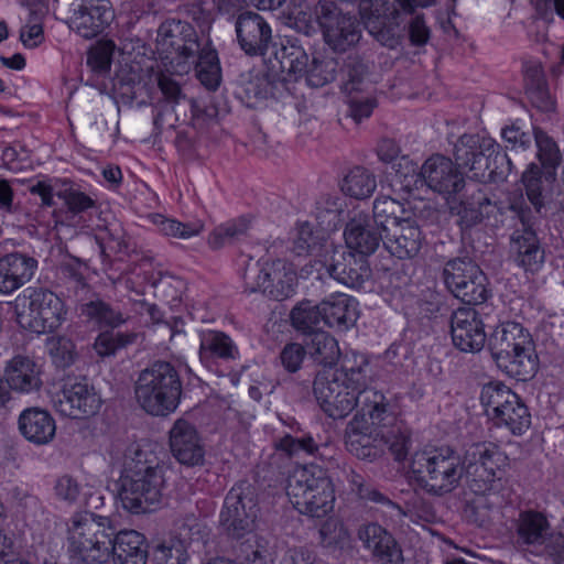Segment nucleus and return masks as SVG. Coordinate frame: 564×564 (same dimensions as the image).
<instances>
[{
    "label": "nucleus",
    "mask_w": 564,
    "mask_h": 564,
    "mask_svg": "<svg viewBox=\"0 0 564 564\" xmlns=\"http://www.w3.org/2000/svg\"><path fill=\"white\" fill-rule=\"evenodd\" d=\"M169 466L152 454L135 452L126 463L119 497L122 507L132 513H145L158 506L166 489Z\"/></svg>",
    "instance_id": "f257e3e1"
},
{
    "label": "nucleus",
    "mask_w": 564,
    "mask_h": 564,
    "mask_svg": "<svg viewBox=\"0 0 564 564\" xmlns=\"http://www.w3.org/2000/svg\"><path fill=\"white\" fill-rule=\"evenodd\" d=\"M367 367L368 361L362 358L357 367L344 365L340 371H336L332 377L326 373H318L315 377L314 395L328 417L345 419L355 408L358 409L357 412H362V395L366 392H379L367 388Z\"/></svg>",
    "instance_id": "f03ea898"
},
{
    "label": "nucleus",
    "mask_w": 564,
    "mask_h": 564,
    "mask_svg": "<svg viewBox=\"0 0 564 564\" xmlns=\"http://www.w3.org/2000/svg\"><path fill=\"white\" fill-rule=\"evenodd\" d=\"M362 412H356L345 430V445L359 459L372 462L384 453L381 426L395 421V413L382 392H366L361 399Z\"/></svg>",
    "instance_id": "7ed1b4c3"
},
{
    "label": "nucleus",
    "mask_w": 564,
    "mask_h": 564,
    "mask_svg": "<svg viewBox=\"0 0 564 564\" xmlns=\"http://www.w3.org/2000/svg\"><path fill=\"white\" fill-rule=\"evenodd\" d=\"M133 390L137 403L147 414L165 417L181 403L183 381L173 364L155 360L139 371Z\"/></svg>",
    "instance_id": "20e7f679"
},
{
    "label": "nucleus",
    "mask_w": 564,
    "mask_h": 564,
    "mask_svg": "<svg viewBox=\"0 0 564 564\" xmlns=\"http://www.w3.org/2000/svg\"><path fill=\"white\" fill-rule=\"evenodd\" d=\"M489 350L498 368L519 381L532 379L539 369L532 335L519 323L497 326L489 338Z\"/></svg>",
    "instance_id": "39448f33"
},
{
    "label": "nucleus",
    "mask_w": 564,
    "mask_h": 564,
    "mask_svg": "<svg viewBox=\"0 0 564 564\" xmlns=\"http://www.w3.org/2000/svg\"><path fill=\"white\" fill-rule=\"evenodd\" d=\"M67 533V552L73 564H105L110 557L116 527L108 517L77 512Z\"/></svg>",
    "instance_id": "423d86ee"
},
{
    "label": "nucleus",
    "mask_w": 564,
    "mask_h": 564,
    "mask_svg": "<svg viewBox=\"0 0 564 564\" xmlns=\"http://www.w3.org/2000/svg\"><path fill=\"white\" fill-rule=\"evenodd\" d=\"M435 3L436 0H360L359 13L375 41L388 50H397L402 44L401 24L406 15Z\"/></svg>",
    "instance_id": "0eeeda50"
},
{
    "label": "nucleus",
    "mask_w": 564,
    "mask_h": 564,
    "mask_svg": "<svg viewBox=\"0 0 564 564\" xmlns=\"http://www.w3.org/2000/svg\"><path fill=\"white\" fill-rule=\"evenodd\" d=\"M410 470L417 484L426 492L435 496L454 491L464 476L462 455L449 446L414 453Z\"/></svg>",
    "instance_id": "6e6552de"
},
{
    "label": "nucleus",
    "mask_w": 564,
    "mask_h": 564,
    "mask_svg": "<svg viewBox=\"0 0 564 564\" xmlns=\"http://www.w3.org/2000/svg\"><path fill=\"white\" fill-rule=\"evenodd\" d=\"M286 495L300 513L313 518H323L334 508L332 480L316 465L295 467L288 478Z\"/></svg>",
    "instance_id": "1a4fd4ad"
},
{
    "label": "nucleus",
    "mask_w": 564,
    "mask_h": 564,
    "mask_svg": "<svg viewBox=\"0 0 564 564\" xmlns=\"http://www.w3.org/2000/svg\"><path fill=\"white\" fill-rule=\"evenodd\" d=\"M455 162L466 167L478 182L503 180L511 172L512 163L491 138L463 134L454 147Z\"/></svg>",
    "instance_id": "9d476101"
},
{
    "label": "nucleus",
    "mask_w": 564,
    "mask_h": 564,
    "mask_svg": "<svg viewBox=\"0 0 564 564\" xmlns=\"http://www.w3.org/2000/svg\"><path fill=\"white\" fill-rule=\"evenodd\" d=\"M282 73H286L283 80H297L304 77L311 87H323L336 78L338 61L328 55H310L297 40H286L275 53Z\"/></svg>",
    "instance_id": "9b49d317"
},
{
    "label": "nucleus",
    "mask_w": 564,
    "mask_h": 564,
    "mask_svg": "<svg viewBox=\"0 0 564 564\" xmlns=\"http://www.w3.org/2000/svg\"><path fill=\"white\" fill-rule=\"evenodd\" d=\"M508 457L491 442H475L465 447L462 456L464 475L475 494L497 491L505 475Z\"/></svg>",
    "instance_id": "f8f14e48"
},
{
    "label": "nucleus",
    "mask_w": 564,
    "mask_h": 564,
    "mask_svg": "<svg viewBox=\"0 0 564 564\" xmlns=\"http://www.w3.org/2000/svg\"><path fill=\"white\" fill-rule=\"evenodd\" d=\"M178 74H187L195 69L199 82L209 90H215L220 83L218 55L209 42H203L197 31L188 35L181 44L163 58Z\"/></svg>",
    "instance_id": "ddd939ff"
},
{
    "label": "nucleus",
    "mask_w": 564,
    "mask_h": 564,
    "mask_svg": "<svg viewBox=\"0 0 564 564\" xmlns=\"http://www.w3.org/2000/svg\"><path fill=\"white\" fill-rule=\"evenodd\" d=\"M17 322L32 333L46 334L56 330L66 319L64 302L47 289H26L18 300Z\"/></svg>",
    "instance_id": "4468645a"
},
{
    "label": "nucleus",
    "mask_w": 564,
    "mask_h": 564,
    "mask_svg": "<svg viewBox=\"0 0 564 564\" xmlns=\"http://www.w3.org/2000/svg\"><path fill=\"white\" fill-rule=\"evenodd\" d=\"M246 292H261L274 301H283L295 293L297 275L291 263L282 259L247 264L243 275Z\"/></svg>",
    "instance_id": "2eb2a0df"
},
{
    "label": "nucleus",
    "mask_w": 564,
    "mask_h": 564,
    "mask_svg": "<svg viewBox=\"0 0 564 564\" xmlns=\"http://www.w3.org/2000/svg\"><path fill=\"white\" fill-rule=\"evenodd\" d=\"M258 502L254 488L247 481L236 484L227 494L219 523L231 539L240 540L253 533Z\"/></svg>",
    "instance_id": "dca6fc26"
},
{
    "label": "nucleus",
    "mask_w": 564,
    "mask_h": 564,
    "mask_svg": "<svg viewBox=\"0 0 564 564\" xmlns=\"http://www.w3.org/2000/svg\"><path fill=\"white\" fill-rule=\"evenodd\" d=\"M442 276L447 290L465 304H482L489 296L487 276L469 258H456L447 261Z\"/></svg>",
    "instance_id": "f3484780"
},
{
    "label": "nucleus",
    "mask_w": 564,
    "mask_h": 564,
    "mask_svg": "<svg viewBox=\"0 0 564 564\" xmlns=\"http://www.w3.org/2000/svg\"><path fill=\"white\" fill-rule=\"evenodd\" d=\"M54 406L64 416L82 420L99 411L101 399L87 378H67L56 394Z\"/></svg>",
    "instance_id": "a211bd4d"
},
{
    "label": "nucleus",
    "mask_w": 564,
    "mask_h": 564,
    "mask_svg": "<svg viewBox=\"0 0 564 564\" xmlns=\"http://www.w3.org/2000/svg\"><path fill=\"white\" fill-rule=\"evenodd\" d=\"M69 12V29L86 40L101 34L115 18L109 0H75Z\"/></svg>",
    "instance_id": "6ab92c4d"
},
{
    "label": "nucleus",
    "mask_w": 564,
    "mask_h": 564,
    "mask_svg": "<svg viewBox=\"0 0 564 564\" xmlns=\"http://www.w3.org/2000/svg\"><path fill=\"white\" fill-rule=\"evenodd\" d=\"M520 224L521 227L516 228L511 235L510 248L514 253L516 263L525 272L535 273L545 261V252L536 236L532 217L521 212Z\"/></svg>",
    "instance_id": "aec40b11"
},
{
    "label": "nucleus",
    "mask_w": 564,
    "mask_h": 564,
    "mask_svg": "<svg viewBox=\"0 0 564 564\" xmlns=\"http://www.w3.org/2000/svg\"><path fill=\"white\" fill-rule=\"evenodd\" d=\"M327 273L339 283L359 289L370 278L371 270L365 256L356 254L345 247H333L325 262Z\"/></svg>",
    "instance_id": "412c9836"
},
{
    "label": "nucleus",
    "mask_w": 564,
    "mask_h": 564,
    "mask_svg": "<svg viewBox=\"0 0 564 564\" xmlns=\"http://www.w3.org/2000/svg\"><path fill=\"white\" fill-rule=\"evenodd\" d=\"M459 166L442 154H434L423 163L424 187L448 199L459 193L465 186V180Z\"/></svg>",
    "instance_id": "4be33fe9"
},
{
    "label": "nucleus",
    "mask_w": 564,
    "mask_h": 564,
    "mask_svg": "<svg viewBox=\"0 0 564 564\" xmlns=\"http://www.w3.org/2000/svg\"><path fill=\"white\" fill-rule=\"evenodd\" d=\"M452 341L464 352L480 351L486 343L484 324L471 307H462L451 316Z\"/></svg>",
    "instance_id": "5701e85b"
},
{
    "label": "nucleus",
    "mask_w": 564,
    "mask_h": 564,
    "mask_svg": "<svg viewBox=\"0 0 564 564\" xmlns=\"http://www.w3.org/2000/svg\"><path fill=\"white\" fill-rule=\"evenodd\" d=\"M238 43L250 55H264L272 40V30L267 20L257 12L240 13L235 23Z\"/></svg>",
    "instance_id": "b1692460"
},
{
    "label": "nucleus",
    "mask_w": 564,
    "mask_h": 564,
    "mask_svg": "<svg viewBox=\"0 0 564 564\" xmlns=\"http://www.w3.org/2000/svg\"><path fill=\"white\" fill-rule=\"evenodd\" d=\"M346 249L361 256L372 254L380 242L383 243L384 234L372 223L368 213L354 212L344 230Z\"/></svg>",
    "instance_id": "393cba45"
},
{
    "label": "nucleus",
    "mask_w": 564,
    "mask_h": 564,
    "mask_svg": "<svg viewBox=\"0 0 564 564\" xmlns=\"http://www.w3.org/2000/svg\"><path fill=\"white\" fill-rule=\"evenodd\" d=\"M551 525L546 517L534 510L520 511L511 523L513 543L521 550L539 552Z\"/></svg>",
    "instance_id": "a878e982"
},
{
    "label": "nucleus",
    "mask_w": 564,
    "mask_h": 564,
    "mask_svg": "<svg viewBox=\"0 0 564 564\" xmlns=\"http://www.w3.org/2000/svg\"><path fill=\"white\" fill-rule=\"evenodd\" d=\"M358 538L379 564H403V551L395 538L378 523L359 528Z\"/></svg>",
    "instance_id": "bb28decb"
},
{
    "label": "nucleus",
    "mask_w": 564,
    "mask_h": 564,
    "mask_svg": "<svg viewBox=\"0 0 564 564\" xmlns=\"http://www.w3.org/2000/svg\"><path fill=\"white\" fill-rule=\"evenodd\" d=\"M170 447L182 465L197 466L204 462L205 451L197 430L184 419L176 420L170 430Z\"/></svg>",
    "instance_id": "cd10ccee"
},
{
    "label": "nucleus",
    "mask_w": 564,
    "mask_h": 564,
    "mask_svg": "<svg viewBox=\"0 0 564 564\" xmlns=\"http://www.w3.org/2000/svg\"><path fill=\"white\" fill-rule=\"evenodd\" d=\"M37 268V261L20 252L0 258V293L10 294L28 283Z\"/></svg>",
    "instance_id": "c85d7f7f"
},
{
    "label": "nucleus",
    "mask_w": 564,
    "mask_h": 564,
    "mask_svg": "<svg viewBox=\"0 0 564 564\" xmlns=\"http://www.w3.org/2000/svg\"><path fill=\"white\" fill-rule=\"evenodd\" d=\"M422 242L420 227L415 220L408 218L384 235L383 246L399 259H411L419 253Z\"/></svg>",
    "instance_id": "c756f323"
},
{
    "label": "nucleus",
    "mask_w": 564,
    "mask_h": 564,
    "mask_svg": "<svg viewBox=\"0 0 564 564\" xmlns=\"http://www.w3.org/2000/svg\"><path fill=\"white\" fill-rule=\"evenodd\" d=\"M18 424L23 437L35 445H46L55 436L54 419L46 410L40 408L25 409L20 414Z\"/></svg>",
    "instance_id": "7c9ffc66"
},
{
    "label": "nucleus",
    "mask_w": 564,
    "mask_h": 564,
    "mask_svg": "<svg viewBox=\"0 0 564 564\" xmlns=\"http://www.w3.org/2000/svg\"><path fill=\"white\" fill-rule=\"evenodd\" d=\"M110 556L115 564H145L147 542L143 534L134 530H123L111 536Z\"/></svg>",
    "instance_id": "2f4dec72"
},
{
    "label": "nucleus",
    "mask_w": 564,
    "mask_h": 564,
    "mask_svg": "<svg viewBox=\"0 0 564 564\" xmlns=\"http://www.w3.org/2000/svg\"><path fill=\"white\" fill-rule=\"evenodd\" d=\"M39 366L29 357L15 356L4 371V379L11 390L21 393L36 391L42 386Z\"/></svg>",
    "instance_id": "473e14b6"
},
{
    "label": "nucleus",
    "mask_w": 564,
    "mask_h": 564,
    "mask_svg": "<svg viewBox=\"0 0 564 564\" xmlns=\"http://www.w3.org/2000/svg\"><path fill=\"white\" fill-rule=\"evenodd\" d=\"M324 325L347 329L358 318L357 302L343 293L332 294L321 302Z\"/></svg>",
    "instance_id": "72a5a7b5"
},
{
    "label": "nucleus",
    "mask_w": 564,
    "mask_h": 564,
    "mask_svg": "<svg viewBox=\"0 0 564 564\" xmlns=\"http://www.w3.org/2000/svg\"><path fill=\"white\" fill-rule=\"evenodd\" d=\"M199 359L207 367L216 360H235L239 357V350L232 339L219 330H206L199 335Z\"/></svg>",
    "instance_id": "f704fd0d"
},
{
    "label": "nucleus",
    "mask_w": 564,
    "mask_h": 564,
    "mask_svg": "<svg viewBox=\"0 0 564 564\" xmlns=\"http://www.w3.org/2000/svg\"><path fill=\"white\" fill-rule=\"evenodd\" d=\"M556 172L542 170L538 164L531 163L522 175L528 199L539 213L544 205L545 198L552 193Z\"/></svg>",
    "instance_id": "c9c22d12"
},
{
    "label": "nucleus",
    "mask_w": 564,
    "mask_h": 564,
    "mask_svg": "<svg viewBox=\"0 0 564 564\" xmlns=\"http://www.w3.org/2000/svg\"><path fill=\"white\" fill-rule=\"evenodd\" d=\"M490 207H492L491 200L478 189L467 199L452 203L449 210L451 214L459 217L458 225L460 228L469 229L480 224L489 215Z\"/></svg>",
    "instance_id": "e433bc0d"
},
{
    "label": "nucleus",
    "mask_w": 564,
    "mask_h": 564,
    "mask_svg": "<svg viewBox=\"0 0 564 564\" xmlns=\"http://www.w3.org/2000/svg\"><path fill=\"white\" fill-rule=\"evenodd\" d=\"M324 36L334 51L345 52L360 41V23L355 17L345 14L324 31Z\"/></svg>",
    "instance_id": "4c0bfd02"
},
{
    "label": "nucleus",
    "mask_w": 564,
    "mask_h": 564,
    "mask_svg": "<svg viewBox=\"0 0 564 564\" xmlns=\"http://www.w3.org/2000/svg\"><path fill=\"white\" fill-rule=\"evenodd\" d=\"M525 90L531 102L542 111L554 109V102L547 89L544 73L540 63L529 62L524 65Z\"/></svg>",
    "instance_id": "58836bf2"
},
{
    "label": "nucleus",
    "mask_w": 564,
    "mask_h": 564,
    "mask_svg": "<svg viewBox=\"0 0 564 564\" xmlns=\"http://www.w3.org/2000/svg\"><path fill=\"white\" fill-rule=\"evenodd\" d=\"M305 348L313 361L324 367L336 365L340 357V349L335 337L321 329L310 335L305 341Z\"/></svg>",
    "instance_id": "ea45409f"
},
{
    "label": "nucleus",
    "mask_w": 564,
    "mask_h": 564,
    "mask_svg": "<svg viewBox=\"0 0 564 564\" xmlns=\"http://www.w3.org/2000/svg\"><path fill=\"white\" fill-rule=\"evenodd\" d=\"M196 29L186 21L169 19L162 22L156 31V51L161 58L171 53L189 35H194Z\"/></svg>",
    "instance_id": "a19ab883"
},
{
    "label": "nucleus",
    "mask_w": 564,
    "mask_h": 564,
    "mask_svg": "<svg viewBox=\"0 0 564 564\" xmlns=\"http://www.w3.org/2000/svg\"><path fill=\"white\" fill-rule=\"evenodd\" d=\"M492 421L497 426H506L513 435L519 436L529 430L531 414L528 406L517 394Z\"/></svg>",
    "instance_id": "79ce46f5"
},
{
    "label": "nucleus",
    "mask_w": 564,
    "mask_h": 564,
    "mask_svg": "<svg viewBox=\"0 0 564 564\" xmlns=\"http://www.w3.org/2000/svg\"><path fill=\"white\" fill-rule=\"evenodd\" d=\"M235 546L237 564H272V552L269 541L254 533Z\"/></svg>",
    "instance_id": "37998d69"
},
{
    "label": "nucleus",
    "mask_w": 564,
    "mask_h": 564,
    "mask_svg": "<svg viewBox=\"0 0 564 564\" xmlns=\"http://www.w3.org/2000/svg\"><path fill=\"white\" fill-rule=\"evenodd\" d=\"M402 204L390 196H378L373 202L372 223L386 235L400 225L404 217Z\"/></svg>",
    "instance_id": "c03bdc74"
},
{
    "label": "nucleus",
    "mask_w": 564,
    "mask_h": 564,
    "mask_svg": "<svg viewBox=\"0 0 564 564\" xmlns=\"http://www.w3.org/2000/svg\"><path fill=\"white\" fill-rule=\"evenodd\" d=\"M376 187V176L362 166L351 169L340 184L343 193L356 199L370 197Z\"/></svg>",
    "instance_id": "a18cd8bd"
},
{
    "label": "nucleus",
    "mask_w": 564,
    "mask_h": 564,
    "mask_svg": "<svg viewBox=\"0 0 564 564\" xmlns=\"http://www.w3.org/2000/svg\"><path fill=\"white\" fill-rule=\"evenodd\" d=\"M341 73L345 78L344 90L348 95H351L355 91H365L369 86H371L367 79L369 66L359 55H348L344 59Z\"/></svg>",
    "instance_id": "49530a36"
},
{
    "label": "nucleus",
    "mask_w": 564,
    "mask_h": 564,
    "mask_svg": "<svg viewBox=\"0 0 564 564\" xmlns=\"http://www.w3.org/2000/svg\"><path fill=\"white\" fill-rule=\"evenodd\" d=\"M393 169V183L400 191L411 194L424 187L423 165L419 167L409 156H400Z\"/></svg>",
    "instance_id": "de8ad7c7"
},
{
    "label": "nucleus",
    "mask_w": 564,
    "mask_h": 564,
    "mask_svg": "<svg viewBox=\"0 0 564 564\" xmlns=\"http://www.w3.org/2000/svg\"><path fill=\"white\" fill-rule=\"evenodd\" d=\"M292 326L302 333H313L321 323L324 324L321 303L311 300H302L290 313Z\"/></svg>",
    "instance_id": "09e8293b"
},
{
    "label": "nucleus",
    "mask_w": 564,
    "mask_h": 564,
    "mask_svg": "<svg viewBox=\"0 0 564 564\" xmlns=\"http://www.w3.org/2000/svg\"><path fill=\"white\" fill-rule=\"evenodd\" d=\"M517 395L502 382H489L480 392V402L486 415L492 420Z\"/></svg>",
    "instance_id": "8fccbe9b"
},
{
    "label": "nucleus",
    "mask_w": 564,
    "mask_h": 564,
    "mask_svg": "<svg viewBox=\"0 0 564 564\" xmlns=\"http://www.w3.org/2000/svg\"><path fill=\"white\" fill-rule=\"evenodd\" d=\"M271 94V86L263 75L248 76L240 80L237 97L249 108H256Z\"/></svg>",
    "instance_id": "3c124183"
},
{
    "label": "nucleus",
    "mask_w": 564,
    "mask_h": 564,
    "mask_svg": "<svg viewBox=\"0 0 564 564\" xmlns=\"http://www.w3.org/2000/svg\"><path fill=\"white\" fill-rule=\"evenodd\" d=\"M344 210V199L336 194H324L316 202L315 218L324 231L336 229Z\"/></svg>",
    "instance_id": "603ef678"
},
{
    "label": "nucleus",
    "mask_w": 564,
    "mask_h": 564,
    "mask_svg": "<svg viewBox=\"0 0 564 564\" xmlns=\"http://www.w3.org/2000/svg\"><path fill=\"white\" fill-rule=\"evenodd\" d=\"M322 228L314 230L308 223H302L297 227V234L293 241L292 251L299 257L315 254L325 246V235Z\"/></svg>",
    "instance_id": "864d4df0"
},
{
    "label": "nucleus",
    "mask_w": 564,
    "mask_h": 564,
    "mask_svg": "<svg viewBox=\"0 0 564 564\" xmlns=\"http://www.w3.org/2000/svg\"><path fill=\"white\" fill-rule=\"evenodd\" d=\"M379 436L384 442V448L390 449L395 460L401 462L406 457L410 436L397 417L393 424L381 426Z\"/></svg>",
    "instance_id": "5fc2aeb1"
},
{
    "label": "nucleus",
    "mask_w": 564,
    "mask_h": 564,
    "mask_svg": "<svg viewBox=\"0 0 564 564\" xmlns=\"http://www.w3.org/2000/svg\"><path fill=\"white\" fill-rule=\"evenodd\" d=\"M46 349L57 368L70 367L76 358V347L74 341L66 336H51L46 339Z\"/></svg>",
    "instance_id": "6e6d98bb"
},
{
    "label": "nucleus",
    "mask_w": 564,
    "mask_h": 564,
    "mask_svg": "<svg viewBox=\"0 0 564 564\" xmlns=\"http://www.w3.org/2000/svg\"><path fill=\"white\" fill-rule=\"evenodd\" d=\"M153 555L158 564H185L188 558L185 542L176 536L159 543Z\"/></svg>",
    "instance_id": "4d7b16f0"
},
{
    "label": "nucleus",
    "mask_w": 564,
    "mask_h": 564,
    "mask_svg": "<svg viewBox=\"0 0 564 564\" xmlns=\"http://www.w3.org/2000/svg\"><path fill=\"white\" fill-rule=\"evenodd\" d=\"M80 314L99 325L116 327L123 323L122 314L102 301H90L80 307Z\"/></svg>",
    "instance_id": "13d9d810"
},
{
    "label": "nucleus",
    "mask_w": 564,
    "mask_h": 564,
    "mask_svg": "<svg viewBox=\"0 0 564 564\" xmlns=\"http://www.w3.org/2000/svg\"><path fill=\"white\" fill-rule=\"evenodd\" d=\"M534 140L538 148V159L542 170H553L561 163V152L555 141L550 138L543 130L534 129Z\"/></svg>",
    "instance_id": "bf43d9fd"
},
{
    "label": "nucleus",
    "mask_w": 564,
    "mask_h": 564,
    "mask_svg": "<svg viewBox=\"0 0 564 564\" xmlns=\"http://www.w3.org/2000/svg\"><path fill=\"white\" fill-rule=\"evenodd\" d=\"M137 334L134 333L104 332L96 338L94 348L99 356L107 357L133 344Z\"/></svg>",
    "instance_id": "052dcab7"
},
{
    "label": "nucleus",
    "mask_w": 564,
    "mask_h": 564,
    "mask_svg": "<svg viewBox=\"0 0 564 564\" xmlns=\"http://www.w3.org/2000/svg\"><path fill=\"white\" fill-rule=\"evenodd\" d=\"M154 224L163 235L181 239L196 236L204 228L202 221L181 223L176 219L166 218L163 215H155Z\"/></svg>",
    "instance_id": "680f3d73"
},
{
    "label": "nucleus",
    "mask_w": 564,
    "mask_h": 564,
    "mask_svg": "<svg viewBox=\"0 0 564 564\" xmlns=\"http://www.w3.org/2000/svg\"><path fill=\"white\" fill-rule=\"evenodd\" d=\"M275 448L289 457H295L302 453L317 456L319 449L317 442L310 434L302 437H294L288 434L275 442Z\"/></svg>",
    "instance_id": "e2e57ef3"
},
{
    "label": "nucleus",
    "mask_w": 564,
    "mask_h": 564,
    "mask_svg": "<svg viewBox=\"0 0 564 564\" xmlns=\"http://www.w3.org/2000/svg\"><path fill=\"white\" fill-rule=\"evenodd\" d=\"M408 17L410 18V20L406 26H401L402 37L404 36V30H406V35L412 46H425L431 39L432 32L430 26L426 24L424 13L415 10L413 13H409L406 18Z\"/></svg>",
    "instance_id": "0e129e2a"
},
{
    "label": "nucleus",
    "mask_w": 564,
    "mask_h": 564,
    "mask_svg": "<svg viewBox=\"0 0 564 564\" xmlns=\"http://www.w3.org/2000/svg\"><path fill=\"white\" fill-rule=\"evenodd\" d=\"M59 279L63 281L67 290L73 291L74 293L87 288L83 273V264L77 259H72L61 264Z\"/></svg>",
    "instance_id": "69168bd1"
},
{
    "label": "nucleus",
    "mask_w": 564,
    "mask_h": 564,
    "mask_svg": "<svg viewBox=\"0 0 564 564\" xmlns=\"http://www.w3.org/2000/svg\"><path fill=\"white\" fill-rule=\"evenodd\" d=\"M478 497L471 502L468 519L478 527L488 525L495 513V503L489 500L486 494H477Z\"/></svg>",
    "instance_id": "338daca9"
},
{
    "label": "nucleus",
    "mask_w": 564,
    "mask_h": 564,
    "mask_svg": "<svg viewBox=\"0 0 564 564\" xmlns=\"http://www.w3.org/2000/svg\"><path fill=\"white\" fill-rule=\"evenodd\" d=\"M280 564H317V555L307 546H292L284 551Z\"/></svg>",
    "instance_id": "774afa93"
}]
</instances>
